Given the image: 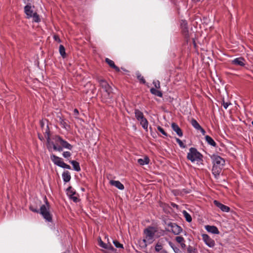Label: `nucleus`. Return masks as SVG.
Masks as SVG:
<instances>
[{
  "mask_svg": "<svg viewBox=\"0 0 253 253\" xmlns=\"http://www.w3.org/2000/svg\"><path fill=\"white\" fill-rule=\"evenodd\" d=\"M157 231V229L152 226H149L144 230V236L143 242L145 246L152 244L155 241Z\"/></svg>",
  "mask_w": 253,
  "mask_h": 253,
  "instance_id": "2",
  "label": "nucleus"
},
{
  "mask_svg": "<svg viewBox=\"0 0 253 253\" xmlns=\"http://www.w3.org/2000/svg\"><path fill=\"white\" fill-rule=\"evenodd\" d=\"M79 114V111L78 110V109H75L74 110V114L76 118L78 117Z\"/></svg>",
  "mask_w": 253,
  "mask_h": 253,
  "instance_id": "42",
  "label": "nucleus"
},
{
  "mask_svg": "<svg viewBox=\"0 0 253 253\" xmlns=\"http://www.w3.org/2000/svg\"><path fill=\"white\" fill-rule=\"evenodd\" d=\"M191 123L192 126L196 129L198 130L199 129V128H201V126L199 125V124L197 122V121L196 120L194 119H192Z\"/></svg>",
  "mask_w": 253,
  "mask_h": 253,
  "instance_id": "27",
  "label": "nucleus"
},
{
  "mask_svg": "<svg viewBox=\"0 0 253 253\" xmlns=\"http://www.w3.org/2000/svg\"><path fill=\"white\" fill-rule=\"evenodd\" d=\"M57 121L60 123L61 126L66 129H68L69 128V126L65 122V120L63 119L60 116H58Z\"/></svg>",
  "mask_w": 253,
  "mask_h": 253,
  "instance_id": "20",
  "label": "nucleus"
},
{
  "mask_svg": "<svg viewBox=\"0 0 253 253\" xmlns=\"http://www.w3.org/2000/svg\"><path fill=\"white\" fill-rule=\"evenodd\" d=\"M99 245L100 247H101L104 249L111 250H113V247L111 245V244H107L104 243L102 241L101 239L100 240V241L99 242Z\"/></svg>",
  "mask_w": 253,
  "mask_h": 253,
  "instance_id": "22",
  "label": "nucleus"
},
{
  "mask_svg": "<svg viewBox=\"0 0 253 253\" xmlns=\"http://www.w3.org/2000/svg\"><path fill=\"white\" fill-rule=\"evenodd\" d=\"M162 249V246L161 244H157L155 246V250L157 252H159Z\"/></svg>",
  "mask_w": 253,
  "mask_h": 253,
  "instance_id": "39",
  "label": "nucleus"
},
{
  "mask_svg": "<svg viewBox=\"0 0 253 253\" xmlns=\"http://www.w3.org/2000/svg\"><path fill=\"white\" fill-rule=\"evenodd\" d=\"M110 183L111 185L115 186L120 190H123L124 189V186L119 181L110 180Z\"/></svg>",
  "mask_w": 253,
  "mask_h": 253,
  "instance_id": "18",
  "label": "nucleus"
},
{
  "mask_svg": "<svg viewBox=\"0 0 253 253\" xmlns=\"http://www.w3.org/2000/svg\"><path fill=\"white\" fill-rule=\"evenodd\" d=\"M158 130L160 132H161L163 135H165V136H167V133L165 131V130H164V129L161 127V126H158Z\"/></svg>",
  "mask_w": 253,
  "mask_h": 253,
  "instance_id": "36",
  "label": "nucleus"
},
{
  "mask_svg": "<svg viewBox=\"0 0 253 253\" xmlns=\"http://www.w3.org/2000/svg\"><path fill=\"white\" fill-rule=\"evenodd\" d=\"M105 61L111 68H113L116 71L118 72H120V70L119 68L115 65L114 62L113 61L108 58H106L105 59Z\"/></svg>",
  "mask_w": 253,
  "mask_h": 253,
  "instance_id": "17",
  "label": "nucleus"
},
{
  "mask_svg": "<svg viewBox=\"0 0 253 253\" xmlns=\"http://www.w3.org/2000/svg\"><path fill=\"white\" fill-rule=\"evenodd\" d=\"M59 52L62 57L65 58L66 57L65 49L63 45H60L59 46Z\"/></svg>",
  "mask_w": 253,
  "mask_h": 253,
  "instance_id": "30",
  "label": "nucleus"
},
{
  "mask_svg": "<svg viewBox=\"0 0 253 253\" xmlns=\"http://www.w3.org/2000/svg\"><path fill=\"white\" fill-rule=\"evenodd\" d=\"M183 214L187 221L190 222L192 221V217L191 215L186 211H183Z\"/></svg>",
  "mask_w": 253,
  "mask_h": 253,
  "instance_id": "29",
  "label": "nucleus"
},
{
  "mask_svg": "<svg viewBox=\"0 0 253 253\" xmlns=\"http://www.w3.org/2000/svg\"><path fill=\"white\" fill-rule=\"evenodd\" d=\"M62 155L64 158H69L71 156V154L70 152H69L68 151H66V152H64Z\"/></svg>",
  "mask_w": 253,
  "mask_h": 253,
  "instance_id": "37",
  "label": "nucleus"
},
{
  "mask_svg": "<svg viewBox=\"0 0 253 253\" xmlns=\"http://www.w3.org/2000/svg\"><path fill=\"white\" fill-rule=\"evenodd\" d=\"M202 236L203 240L208 247L213 248L215 246L214 241L210 238L209 235L203 234Z\"/></svg>",
  "mask_w": 253,
  "mask_h": 253,
  "instance_id": "10",
  "label": "nucleus"
},
{
  "mask_svg": "<svg viewBox=\"0 0 253 253\" xmlns=\"http://www.w3.org/2000/svg\"><path fill=\"white\" fill-rule=\"evenodd\" d=\"M51 144L53 145V148L54 150L59 152H61L63 150V148L62 146L58 145L59 144H57L56 142L55 144L53 143V142L51 143Z\"/></svg>",
  "mask_w": 253,
  "mask_h": 253,
  "instance_id": "31",
  "label": "nucleus"
},
{
  "mask_svg": "<svg viewBox=\"0 0 253 253\" xmlns=\"http://www.w3.org/2000/svg\"><path fill=\"white\" fill-rule=\"evenodd\" d=\"M180 25L183 34L185 37H187L188 36V28L187 27V23L185 20H182Z\"/></svg>",
  "mask_w": 253,
  "mask_h": 253,
  "instance_id": "13",
  "label": "nucleus"
},
{
  "mask_svg": "<svg viewBox=\"0 0 253 253\" xmlns=\"http://www.w3.org/2000/svg\"><path fill=\"white\" fill-rule=\"evenodd\" d=\"M134 113L136 119L140 122V123L143 128L147 130L148 126V122L147 119L144 117L143 113L138 109H135Z\"/></svg>",
  "mask_w": 253,
  "mask_h": 253,
  "instance_id": "6",
  "label": "nucleus"
},
{
  "mask_svg": "<svg viewBox=\"0 0 253 253\" xmlns=\"http://www.w3.org/2000/svg\"><path fill=\"white\" fill-rule=\"evenodd\" d=\"M113 243L116 248H123V245L122 244H120L118 241L114 240Z\"/></svg>",
  "mask_w": 253,
  "mask_h": 253,
  "instance_id": "33",
  "label": "nucleus"
},
{
  "mask_svg": "<svg viewBox=\"0 0 253 253\" xmlns=\"http://www.w3.org/2000/svg\"><path fill=\"white\" fill-rule=\"evenodd\" d=\"M70 198H71V199H73V200L74 202H77L78 199H77V197H74V196H70Z\"/></svg>",
  "mask_w": 253,
  "mask_h": 253,
  "instance_id": "45",
  "label": "nucleus"
},
{
  "mask_svg": "<svg viewBox=\"0 0 253 253\" xmlns=\"http://www.w3.org/2000/svg\"><path fill=\"white\" fill-rule=\"evenodd\" d=\"M30 210L34 212H38L39 210L37 208H34L32 206H30Z\"/></svg>",
  "mask_w": 253,
  "mask_h": 253,
  "instance_id": "40",
  "label": "nucleus"
},
{
  "mask_svg": "<svg viewBox=\"0 0 253 253\" xmlns=\"http://www.w3.org/2000/svg\"><path fill=\"white\" fill-rule=\"evenodd\" d=\"M230 104V103H228V102H224V101H223V103H222V105L224 107V108L226 109L229 106V105Z\"/></svg>",
  "mask_w": 253,
  "mask_h": 253,
  "instance_id": "41",
  "label": "nucleus"
},
{
  "mask_svg": "<svg viewBox=\"0 0 253 253\" xmlns=\"http://www.w3.org/2000/svg\"><path fill=\"white\" fill-rule=\"evenodd\" d=\"M138 163L140 165H147L149 163V159L148 157H145L144 159H139L137 160Z\"/></svg>",
  "mask_w": 253,
  "mask_h": 253,
  "instance_id": "23",
  "label": "nucleus"
},
{
  "mask_svg": "<svg viewBox=\"0 0 253 253\" xmlns=\"http://www.w3.org/2000/svg\"><path fill=\"white\" fill-rule=\"evenodd\" d=\"M41 126L42 127L43 126V122L42 121L41 122Z\"/></svg>",
  "mask_w": 253,
  "mask_h": 253,
  "instance_id": "46",
  "label": "nucleus"
},
{
  "mask_svg": "<svg viewBox=\"0 0 253 253\" xmlns=\"http://www.w3.org/2000/svg\"><path fill=\"white\" fill-rule=\"evenodd\" d=\"M39 138H40V139H41V136H39Z\"/></svg>",
  "mask_w": 253,
  "mask_h": 253,
  "instance_id": "48",
  "label": "nucleus"
},
{
  "mask_svg": "<svg viewBox=\"0 0 253 253\" xmlns=\"http://www.w3.org/2000/svg\"><path fill=\"white\" fill-rule=\"evenodd\" d=\"M199 130H200L201 131V132H202V133L203 135H205V133H206V131H205V130H204V129L202 127H201V128H199Z\"/></svg>",
  "mask_w": 253,
  "mask_h": 253,
  "instance_id": "44",
  "label": "nucleus"
},
{
  "mask_svg": "<svg viewBox=\"0 0 253 253\" xmlns=\"http://www.w3.org/2000/svg\"><path fill=\"white\" fill-rule=\"evenodd\" d=\"M153 84L156 87V88H160V83L159 81H154Z\"/></svg>",
  "mask_w": 253,
  "mask_h": 253,
  "instance_id": "38",
  "label": "nucleus"
},
{
  "mask_svg": "<svg viewBox=\"0 0 253 253\" xmlns=\"http://www.w3.org/2000/svg\"><path fill=\"white\" fill-rule=\"evenodd\" d=\"M175 240L176 242L181 245L182 246L183 245L185 246L184 244V238L181 236H177L175 238Z\"/></svg>",
  "mask_w": 253,
  "mask_h": 253,
  "instance_id": "32",
  "label": "nucleus"
},
{
  "mask_svg": "<svg viewBox=\"0 0 253 253\" xmlns=\"http://www.w3.org/2000/svg\"><path fill=\"white\" fill-rule=\"evenodd\" d=\"M245 60L242 57H239L234 59L232 61V63L235 65H238L240 66H245Z\"/></svg>",
  "mask_w": 253,
  "mask_h": 253,
  "instance_id": "14",
  "label": "nucleus"
},
{
  "mask_svg": "<svg viewBox=\"0 0 253 253\" xmlns=\"http://www.w3.org/2000/svg\"><path fill=\"white\" fill-rule=\"evenodd\" d=\"M203 156L195 148H191L187 154V158L192 162L200 161L202 160Z\"/></svg>",
  "mask_w": 253,
  "mask_h": 253,
  "instance_id": "4",
  "label": "nucleus"
},
{
  "mask_svg": "<svg viewBox=\"0 0 253 253\" xmlns=\"http://www.w3.org/2000/svg\"><path fill=\"white\" fill-rule=\"evenodd\" d=\"M45 129H46V132H47V130H48V126H46V127Z\"/></svg>",
  "mask_w": 253,
  "mask_h": 253,
  "instance_id": "47",
  "label": "nucleus"
},
{
  "mask_svg": "<svg viewBox=\"0 0 253 253\" xmlns=\"http://www.w3.org/2000/svg\"><path fill=\"white\" fill-rule=\"evenodd\" d=\"M157 89L158 88H151L150 89L151 93L156 96L161 97H162V96H163L162 92L161 91L158 90Z\"/></svg>",
  "mask_w": 253,
  "mask_h": 253,
  "instance_id": "24",
  "label": "nucleus"
},
{
  "mask_svg": "<svg viewBox=\"0 0 253 253\" xmlns=\"http://www.w3.org/2000/svg\"><path fill=\"white\" fill-rule=\"evenodd\" d=\"M54 39L55 41H56L58 42H60V40L58 36H54Z\"/></svg>",
  "mask_w": 253,
  "mask_h": 253,
  "instance_id": "43",
  "label": "nucleus"
},
{
  "mask_svg": "<svg viewBox=\"0 0 253 253\" xmlns=\"http://www.w3.org/2000/svg\"><path fill=\"white\" fill-rule=\"evenodd\" d=\"M213 203L215 206L218 207L219 209L221 210L222 211L224 212H228L230 210L229 207L220 203L218 201L216 200H214L213 201Z\"/></svg>",
  "mask_w": 253,
  "mask_h": 253,
  "instance_id": "12",
  "label": "nucleus"
},
{
  "mask_svg": "<svg viewBox=\"0 0 253 253\" xmlns=\"http://www.w3.org/2000/svg\"><path fill=\"white\" fill-rule=\"evenodd\" d=\"M70 163L73 165L74 169L75 170H76L77 171H79L81 170L80 166L79 163L78 162H77L76 161L73 160V161H70Z\"/></svg>",
  "mask_w": 253,
  "mask_h": 253,
  "instance_id": "25",
  "label": "nucleus"
},
{
  "mask_svg": "<svg viewBox=\"0 0 253 253\" xmlns=\"http://www.w3.org/2000/svg\"><path fill=\"white\" fill-rule=\"evenodd\" d=\"M67 194L70 197V196H74L75 193H76V192L74 190V189L71 186L69 187L67 189Z\"/></svg>",
  "mask_w": 253,
  "mask_h": 253,
  "instance_id": "28",
  "label": "nucleus"
},
{
  "mask_svg": "<svg viewBox=\"0 0 253 253\" xmlns=\"http://www.w3.org/2000/svg\"><path fill=\"white\" fill-rule=\"evenodd\" d=\"M176 142L178 143L179 145L181 148H185V146L183 143L182 141L179 138H176Z\"/></svg>",
  "mask_w": 253,
  "mask_h": 253,
  "instance_id": "35",
  "label": "nucleus"
},
{
  "mask_svg": "<svg viewBox=\"0 0 253 253\" xmlns=\"http://www.w3.org/2000/svg\"><path fill=\"white\" fill-rule=\"evenodd\" d=\"M50 159L55 165L62 168L67 169H71V167L69 165L65 164L62 161V158H59L55 156V155L52 154L50 156Z\"/></svg>",
  "mask_w": 253,
  "mask_h": 253,
  "instance_id": "7",
  "label": "nucleus"
},
{
  "mask_svg": "<svg viewBox=\"0 0 253 253\" xmlns=\"http://www.w3.org/2000/svg\"><path fill=\"white\" fill-rule=\"evenodd\" d=\"M103 91L102 93V100L105 102H110L113 97L112 89L110 85L103 88Z\"/></svg>",
  "mask_w": 253,
  "mask_h": 253,
  "instance_id": "8",
  "label": "nucleus"
},
{
  "mask_svg": "<svg viewBox=\"0 0 253 253\" xmlns=\"http://www.w3.org/2000/svg\"><path fill=\"white\" fill-rule=\"evenodd\" d=\"M55 142L57 144H60L62 148L71 150L73 146L66 141L63 140L60 136H56L55 137Z\"/></svg>",
  "mask_w": 253,
  "mask_h": 253,
  "instance_id": "9",
  "label": "nucleus"
},
{
  "mask_svg": "<svg viewBox=\"0 0 253 253\" xmlns=\"http://www.w3.org/2000/svg\"><path fill=\"white\" fill-rule=\"evenodd\" d=\"M205 139H206V141L210 145H211L212 146H216V143L213 140V139L211 137H210V136L206 135L205 136Z\"/></svg>",
  "mask_w": 253,
  "mask_h": 253,
  "instance_id": "26",
  "label": "nucleus"
},
{
  "mask_svg": "<svg viewBox=\"0 0 253 253\" xmlns=\"http://www.w3.org/2000/svg\"><path fill=\"white\" fill-rule=\"evenodd\" d=\"M24 12L26 14L27 18H32L33 21L39 22L41 20L39 15L34 12L33 8L30 3L27 4L24 7Z\"/></svg>",
  "mask_w": 253,
  "mask_h": 253,
  "instance_id": "3",
  "label": "nucleus"
},
{
  "mask_svg": "<svg viewBox=\"0 0 253 253\" xmlns=\"http://www.w3.org/2000/svg\"><path fill=\"white\" fill-rule=\"evenodd\" d=\"M97 80L98 83L99 84V85L101 87L102 89L109 85L108 83L104 79L98 77L97 78Z\"/></svg>",
  "mask_w": 253,
  "mask_h": 253,
  "instance_id": "19",
  "label": "nucleus"
},
{
  "mask_svg": "<svg viewBox=\"0 0 253 253\" xmlns=\"http://www.w3.org/2000/svg\"><path fill=\"white\" fill-rule=\"evenodd\" d=\"M62 178L65 182H69L71 179V175L68 171H65L62 173Z\"/></svg>",
  "mask_w": 253,
  "mask_h": 253,
  "instance_id": "21",
  "label": "nucleus"
},
{
  "mask_svg": "<svg viewBox=\"0 0 253 253\" xmlns=\"http://www.w3.org/2000/svg\"><path fill=\"white\" fill-rule=\"evenodd\" d=\"M171 127L179 136L181 137L182 136L183 133L182 130L177 124L172 123L171 124Z\"/></svg>",
  "mask_w": 253,
  "mask_h": 253,
  "instance_id": "16",
  "label": "nucleus"
},
{
  "mask_svg": "<svg viewBox=\"0 0 253 253\" xmlns=\"http://www.w3.org/2000/svg\"><path fill=\"white\" fill-rule=\"evenodd\" d=\"M39 138H40V139H41V136H39Z\"/></svg>",
  "mask_w": 253,
  "mask_h": 253,
  "instance_id": "49",
  "label": "nucleus"
},
{
  "mask_svg": "<svg viewBox=\"0 0 253 253\" xmlns=\"http://www.w3.org/2000/svg\"><path fill=\"white\" fill-rule=\"evenodd\" d=\"M168 226L170 227V231L175 235H178L182 231L181 227L175 223H169Z\"/></svg>",
  "mask_w": 253,
  "mask_h": 253,
  "instance_id": "11",
  "label": "nucleus"
},
{
  "mask_svg": "<svg viewBox=\"0 0 253 253\" xmlns=\"http://www.w3.org/2000/svg\"><path fill=\"white\" fill-rule=\"evenodd\" d=\"M205 228L207 231L213 234H218L219 233L217 228L214 226L207 225Z\"/></svg>",
  "mask_w": 253,
  "mask_h": 253,
  "instance_id": "15",
  "label": "nucleus"
},
{
  "mask_svg": "<svg viewBox=\"0 0 253 253\" xmlns=\"http://www.w3.org/2000/svg\"><path fill=\"white\" fill-rule=\"evenodd\" d=\"M137 79L142 83H145V80L144 79L143 77L141 76V75L139 73L137 74Z\"/></svg>",
  "mask_w": 253,
  "mask_h": 253,
  "instance_id": "34",
  "label": "nucleus"
},
{
  "mask_svg": "<svg viewBox=\"0 0 253 253\" xmlns=\"http://www.w3.org/2000/svg\"><path fill=\"white\" fill-rule=\"evenodd\" d=\"M211 159L213 163V167L212 169V173L215 176L219 175L221 172L222 167L225 164V161L221 157L216 155H212L211 156Z\"/></svg>",
  "mask_w": 253,
  "mask_h": 253,
  "instance_id": "1",
  "label": "nucleus"
},
{
  "mask_svg": "<svg viewBox=\"0 0 253 253\" xmlns=\"http://www.w3.org/2000/svg\"><path fill=\"white\" fill-rule=\"evenodd\" d=\"M45 204L46 205H43L41 207L40 213L47 221L51 222L52 221V215L49 212V205L46 200Z\"/></svg>",
  "mask_w": 253,
  "mask_h": 253,
  "instance_id": "5",
  "label": "nucleus"
}]
</instances>
